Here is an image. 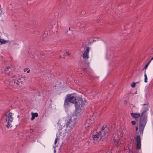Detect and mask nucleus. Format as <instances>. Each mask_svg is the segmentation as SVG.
Returning <instances> with one entry per match:
<instances>
[{
    "label": "nucleus",
    "mask_w": 153,
    "mask_h": 153,
    "mask_svg": "<svg viewBox=\"0 0 153 153\" xmlns=\"http://www.w3.org/2000/svg\"><path fill=\"white\" fill-rule=\"evenodd\" d=\"M147 104H144L142 106V108L144 110L141 114V115L138 113H131V116L133 118H137L140 117L138 126H137L135 128V130L137 131V135L136 138V149H140L141 148V138L140 135H142L143 133L144 128L147 122V117L146 112L148 110Z\"/></svg>",
    "instance_id": "f257e3e1"
},
{
    "label": "nucleus",
    "mask_w": 153,
    "mask_h": 153,
    "mask_svg": "<svg viewBox=\"0 0 153 153\" xmlns=\"http://www.w3.org/2000/svg\"><path fill=\"white\" fill-rule=\"evenodd\" d=\"M86 101H83L81 97H79V99L76 101V102L75 104L76 108L75 114L77 116H80L82 113V107Z\"/></svg>",
    "instance_id": "f03ea898"
},
{
    "label": "nucleus",
    "mask_w": 153,
    "mask_h": 153,
    "mask_svg": "<svg viewBox=\"0 0 153 153\" xmlns=\"http://www.w3.org/2000/svg\"><path fill=\"white\" fill-rule=\"evenodd\" d=\"M90 50V48L88 46H87L85 48L83 53H82V57L84 60L83 61L84 63L87 65L86 67H89V62L87 60L89 58V53Z\"/></svg>",
    "instance_id": "7ed1b4c3"
},
{
    "label": "nucleus",
    "mask_w": 153,
    "mask_h": 153,
    "mask_svg": "<svg viewBox=\"0 0 153 153\" xmlns=\"http://www.w3.org/2000/svg\"><path fill=\"white\" fill-rule=\"evenodd\" d=\"M76 102V98L74 96V94H69L67 95L65 98L64 105H68L69 102L75 104Z\"/></svg>",
    "instance_id": "20e7f679"
},
{
    "label": "nucleus",
    "mask_w": 153,
    "mask_h": 153,
    "mask_svg": "<svg viewBox=\"0 0 153 153\" xmlns=\"http://www.w3.org/2000/svg\"><path fill=\"white\" fill-rule=\"evenodd\" d=\"M12 115L13 114L11 112H9L8 115H6L5 122L7 123L6 126L7 128L12 127L11 124L13 120Z\"/></svg>",
    "instance_id": "39448f33"
},
{
    "label": "nucleus",
    "mask_w": 153,
    "mask_h": 153,
    "mask_svg": "<svg viewBox=\"0 0 153 153\" xmlns=\"http://www.w3.org/2000/svg\"><path fill=\"white\" fill-rule=\"evenodd\" d=\"M76 124V122L75 120H72L71 119H70L66 123V127L65 129L67 131H71Z\"/></svg>",
    "instance_id": "423d86ee"
},
{
    "label": "nucleus",
    "mask_w": 153,
    "mask_h": 153,
    "mask_svg": "<svg viewBox=\"0 0 153 153\" xmlns=\"http://www.w3.org/2000/svg\"><path fill=\"white\" fill-rule=\"evenodd\" d=\"M65 132L63 134L62 140L63 141L65 142L67 141L71 135V131H67L65 129Z\"/></svg>",
    "instance_id": "0eeeda50"
},
{
    "label": "nucleus",
    "mask_w": 153,
    "mask_h": 153,
    "mask_svg": "<svg viewBox=\"0 0 153 153\" xmlns=\"http://www.w3.org/2000/svg\"><path fill=\"white\" fill-rule=\"evenodd\" d=\"M102 132H99L98 133H97L95 134L92 135V138L94 141H97L99 139L100 140L102 139Z\"/></svg>",
    "instance_id": "6e6552de"
},
{
    "label": "nucleus",
    "mask_w": 153,
    "mask_h": 153,
    "mask_svg": "<svg viewBox=\"0 0 153 153\" xmlns=\"http://www.w3.org/2000/svg\"><path fill=\"white\" fill-rule=\"evenodd\" d=\"M31 114L32 115V117L31 118V120H33L35 117H37L38 116V114L37 113H33V112H32Z\"/></svg>",
    "instance_id": "1a4fd4ad"
},
{
    "label": "nucleus",
    "mask_w": 153,
    "mask_h": 153,
    "mask_svg": "<svg viewBox=\"0 0 153 153\" xmlns=\"http://www.w3.org/2000/svg\"><path fill=\"white\" fill-rule=\"evenodd\" d=\"M20 79H18V80H16L15 79H13L12 82L14 84H16L17 85H20Z\"/></svg>",
    "instance_id": "9d476101"
},
{
    "label": "nucleus",
    "mask_w": 153,
    "mask_h": 153,
    "mask_svg": "<svg viewBox=\"0 0 153 153\" xmlns=\"http://www.w3.org/2000/svg\"><path fill=\"white\" fill-rule=\"evenodd\" d=\"M113 140L114 142V144L116 145H119L120 143V142L119 140H117L115 138H114L113 139Z\"/></svg>",
    "instance_id": "9b49d317"
},
{
    "label": "nucleus",
    "mask_w": 153,
    "mask_h": 153,
    "mask_svg": "<svg viewBox=\"0 0 153 153\" xmlns=\"http://www.w3.org/2000/svg\"><path fill=\"white\" fill-rule=\"evenodd\" d=\"M8 42L7 40H4L3 39H0V43L1 44H5L6 43H7Z\"/></svg>",
    "instance_id": "f8f14e48"
},
{
    "label": "nucleus",
    "mask_w": 153,
    "mask_h": 153,
    "mask_svg": "<svg viewBox=\"0 0 153 153\" xmlns=\"http://www.w3.org/2000/svg\"><path fill=\"white\" fill-rule=\"evenodd\" d=\"M106 133H107L106 132H105L104 131H103V132H102V139H104L105 137Z\"/></svg>",
    "instance_id": "ddd939ff"
},
{
    "label": "nucleus",
    "mask_w": 153,
    "mask_h": 153,
    "mask_svg": "<svg viewBox=\"0 0 153 153\" xmlns=\"http://www.w3.org/2000/svg\"><path fill=\"white\" fill-rule=\"evenodd\" d=\"M144 82H147V78L146 74V73L144 74Z\"/></svg>",
    "instance_id": "4468645a"
},
{
    "label": "nucleus",
    "mask_w": 153,
    "mask_h": 153,
    "mask_svg": "<svg viewBox=\"0 0 153 153\" xmlns=\"http://www.w3.org/2000/svg\"><path fill=\"white\" fill-rule=\"evenodd\" d=\"M11 74H13V73H11V72H10L9 73V74H7V75L8 76H10V77H13V78H14V77L15 76V75H12V76H11Z\"/></svg>",
    "instance_id": "2eb2a0df"
},
{
    "label": "nucleus",
    "mask_w": 153,
    "mask_h": 153,
    "mask_svg": "<svg viewBox=\"0 0 153 153\" xmlns=\"http://www.w3.org/2000/svg\"><path fill=\"white\" fill-rule=\"evenodd\" d=\"M89 119H87L86 120V122L85 123V126H87L88 127H89V126L88 125H89L88 122H89Z\"/></svg>",
    "instance_id": "dca6fc26"
},
{
    "label": "nucleus",
    "mask_w": 153,
    "mask_h": 153,
    "mask_svg": "<svg viewBox=\"0 0 153 153\" xmlns=\"http://www.w3.org/2000/svg\"><path fill=\"white\" fill-rule=\"evenodd\" d=\"M138 82H137V83H138ZM136 83L133 82L131 84V86L132 88L134 87L136 85Z\"/></svg>",
    "instance_id": "f3484780"
},
{
    "label": "nucleus",
    "mask_w": 153,
    "mask_h": 153,
    "mask_svg": "<svg viewBox=\"0 0 153 153\" xmlns=\"http://www.w3.org/2000/svg\"><path fill=\"white\" fill-rule=\"evenodd\" d=\"M3 14V11L1 8V6L0 4V16L1 15V14Z\"/></svg>",
    "instance_id": "a211bd4d"
},
{
    "label": "nucleus",
    "mask_w": 153,
    "mask_h": 153,
    "mask_svg": "<svg viewBox=\"0 0 153 153\" xmlns=\"http://www.w3.org/2000/svg\"><path fill=\"white\" fill-rule=\"evenodd\" d=\"M131 123L133 125H135L136 122L135 121H132L131 122Z\"/></svg>",
    "instance_id": "6ab92c4d"
},
{
    "label": "nucleus",
    "mask_w": 153,
    "mask_h": 153,
    "mask_svg": "<svg viewBox=\"0 0 153 153\" xmlns=\"http://www.w3.org/2000/svg\"><path fill=\"white\" fill-rule=\"evenodd\" d=\"M149 64V63H147V64L145 65V66L144 68V69H146L147 68V67H148V65Z\"/></svg>",
    "instance_id": "aec40b11"
},
{
    "label": "nucleus",
    "mask_w": 153,
    "mask_h": 153,
    "mask_svg": "<svg viewBox=\"0 0 153 153\" xmlns=\"http://www.w3.org/2000/svg\"><path fill=\"white\" fill-rule=\"evenodd\" d=\"M105 129V127L104 126H103L102 128L101 131H100V132H102H102H103V130Z\"/></svg>",
    "instance_id": "412c9836"
},
{
    "label": "nucleus",
    "mask_w": 153,
    "mask_h": 153,
    "mask_svg": "<svg viewBox=\"0 0 153 153\" xmlns=\"http://www.w3.org/2000/svg\"><path fill=\"white\" fill-rule=\"evenodd\" d=\"M129 153H133V152L132 150L129 149Z\"/></svg>",
    "instance_id": "4be33fe9"
},
{
    "label": "nucleus",
    "mask_w": 153,
    "mask_h": 153,
    "mask_svg": "<svg viewBox=\"0 0 153 153\" xmlns=\"http://www.w3.org/2000/svg\"><path fill=\"white\" fill-rule=\"evenodd\" d=\"M57 138H56L55 140V141H54V144H56V143H57Z\"/></svg>",
    "instance_id": "5701e85b"
},
{
    "label": "nucleus",
    "mask_w": 153,
    "mask_h": 153,
    "mask_svg": "<svg viewBox=\"0 0 153 153\" xmlns=\"http://www.w3.org/2000/svg\"><path fill=\"white\" fill-rule=\"evenodd\" d=\"M82 71H87V68H84V69H83Z\"/></svg>",
    "instance_id": "b1692460"
},
{
    "label": "nucleus",
    "mask_w": 153,
    "mask_h": 153,
    "mask_svg": "<svg viewBox=\"0 0 153 153\" xmlns=\"http://www.w3.org/2000/svg\"><path fill=\"white\" fill-rule=\"evenodd\" d=\"M9 68H10V67H7L6 68H5V71H6L7 70L9 69Z\"/></svg>",
    "instance_id": "393cba45"
},
{
    "label": "nucleus",
    "mask_w": 153,
    "mask_h": 153,
    "mask_svg": "<svg viewBox=\"0 0 153 153\" xmlns=\"http://www.w3.org/2000/svg\"><path fill=\"white\" fill-rule=\"evenodd\" d=\"M27 69L26 68L24 69V71L25 72L27 71Z\"/></svg>",
    "instance_id": "a878e982"
},
{
    "label": "nucleus",
    "mask_w": 153,
    "mask_h": 153,
    "mask_svg": "<svg viewBox=\"0 0 153 153\" xmlns=\"http://www.w3.org/2000/svg\"><path fill=\"white\" fill-rule=\"evenodd\" d=\"M66 53L68 55H70V54L68 52H66Z\"/></svg>",
    "instance_id": "bb28decb"
},
{
    "label": "nucleus",
    "mask_w": 153,
    "mask_h": 153,
    "mask_svg": "<svg viewBox=\"0 0 153 153\" xmlns=\"http://www.w3.org/2000/svg\"><path fill=\"white\" fill-rule=\"evenodd\" d=\"M33 130H32V129H31V130H30V132H33Z\"/></svg>",
    "instance_id": "cd10ccee"
},
{
    "label": "nucleus",
    "mask_w": 153,
    "mask_h": 153,
    "mask_svg": "<svg viewBox=\"0 0 153 153\" xmlns=\"http://www.w3.org/2000/svg\"><path fill=\"white\" fill-rule=\"evenodd\" d=\"M153 59V57L151 59V60H152Z\"/></svg>",
    "instance_id": "c85d7f7f"
},
{
    "label": "nucleus",
    "mask_w": 153,
    "mask_h": 153,
    "mask_svg": "<svg viewBox=\"0 0 153 153\" xmlns=\"http://www.w3.org/2000/svg\"><path fill=\"white\" fill-rule=\"evenodd\" d=\"M29 71H30V70H28V71H27V72L28 73H29Z\"/></svg>",
    "instance_id": "c756f323"
},
{
    "label": "nucleus",
    "mask_w": 153,
    "mask_h": 153,
    "mask_svg": "<svg viewBox=\"0 0 153 153\" xmlns=\"http://www.w3.org/2000/svg\"><path fill=\"white\" fill-rule=\"evenodd\" d=\"M59 57H60V58H62V56H59Z\"/></svg>",
    "instance_id": "7c9ffc66"
},
{
    "label": "nucleus",
    "mask_w": 153,
    "mask_h": 153,
    "mask_svg": "<svg viewBox=\"0 0 153 153\" xmlns=\"http://www.w3.org/2000/svg\"><path fill=\"white\" fill-rule=\"evenodd\" d=\"M125 103H127V101H126L125 102Z\"/></svg>",
    "instance_id": "2f4dec72"
},
{
    "label": "nucleus",
    "mask_w": 153,
    "mask_h": 153,
    "mask_svg": "<svg viewBox=\"0 0 153 153\" xmlns=\"http://www.w3.org/2000/svg\"><path fill=\"white\" fill-rule=\"evenodd\" d=\"M19 115H18V116H17V117L19 118Z\"/></svg>",
    "instance_id": "473e14b6"
},
{
    "label": "nucleus",
    "mask_w": 153,
    "mask_h": 153,
    "mask_svg": "<svg viewBox=\"0 0 153 153\" xmlns=\"http://www.w3.org/2000/svg\"><path fill=\"white\" fill-rule=\"evenodd\" d=\"M82 47H83V45H82Z\"/></svg>",
    "instance_id": "72a5a7b5"
},
{
    "label": "nucleus",
    "mask_w": 153,
    "mask_h": 153,
    "mask_svg": "<svg viewBox=\"0 0 153 153\" xmlns=\"http://www.w3.org/2000/svg\"><path fill=\"white\" fill-rule=\"evenodd\" d=\"M131 105H132V104H131V105H130V106L131 107Z\"/></svg>",
    "instance_id": "f704fd0d"
},
{
    "label": "nucleus",
    "mask_w": 153,
    "mask_h": 153,
    "mask_svg": "<svg viewBox=\"0 0 153 153\" xmlns=\"http://www.w3.org/2000/svg\"><path fill=\"white\" fill-rule=\"evenodd\" d=\"M21 83L22 84V82H21Z\"/></svg>",
    "instance_id": "c9c22d12"
},
{
    "label": "nucleus",
    "mask_w": 153,
    "mask_h": 153,
    "mask_svg": "<svg viewBox=\"0 0 153 153\" xmlns=\"http://www.w3.org/2000/svg\"><path fill=\"white\" fill-rule=\"evenodd\" d=\"M0 44H1L0 43Z\"/></svg>",
    "instance_id": "e433bc0d"
}]
</instances>
